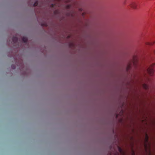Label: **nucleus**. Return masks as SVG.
Instances as JSON below:
<instances>
[{"instance_id":"obj_16","label":"nucleus","mask_w":155,"mask_h":155,"mask_svg":"<svg viewBox=\"0 0 155 155\" xmlns=\"http://www.w3.org/2000/svg\"><path fill=\"white\" fill-rule=\"evenodd\" d=\"M153 54L155 55V49H154L153 51Z\"/></svg>"},{"instance_id":"obj_4","label":"nucleus","mask_w":155,"mask_h":155,"mask_svg":"<svg viewBox=\"0 0 155 155\" xmlns=\"http://www.w3.org/2000/svg\"><path fill=\"white\" fill-rule=\"evenodd\" d=\"M130 7L133 9H138L140 8V5L138 2H133L130 5Z\"/></svg>"},{"instance_id":"obj_14","label":"nucleus","mask_w":155,"mask_h":155,"mask_svg":"<svg viewBox=\"0 0 155 155\" xmlns=\"http://www.w3.org/2000/svg\"><path fill=\"white\" fill-rule=\"evenodd\" d=\"M145 151L147 153L148 152H149V155H151V152H150V148H149V149H148L147 152H146V151Z\"/></svg>"},{"instance_id":"obj_2","label":"nucleus","mask_w":155,"mask_h":155,"mask_svg":"<svg viewBox=\"0 0 155 155\" xmlns=\"http://www.w3.org/2000/svg\"><path fill=\"white\" fill-rule=\"evenodd\" d=\"M149 137L148 135L146 133L144 142V147L145 150L147 152L148 149L150 148L151 143L148 142Z\"/></svg>"},{"instance_id":"obj_3","label":"nucleus","mask_w":155,"mask_h":155,"mask_svg":"<svg viewBox=\"0 0 155 155\" xmlns=\"http://www.w3.org/2000/svg\"><path fill=\"white\" fill-rule=\"evenodd\" d=\"M137 62V57L136 56H133V61L132 62L130 61L129 62L128 64L127 65V70L128 71L131 68V65L133 64L134 66H136Z\"/></svg>"},{"instance_id":"obj_10","label":"nucleus","mask_w":155,"mask_h":155,"mask_svg":"<svg viewBox=\"0 0 155 155\" xmlns=\"http://www.w3.org/2000/svg\"><path fill=\"white\" fill-rule=\"evenodd\" d=\"M144 77L146 78V81L148 82L150 81L151 78H150L147 77L146 75H145Z\"/></svg>"},{"instance_id":"obj_20","label":"nucleus","mask_w":155,"mask_h":155,"mask_svg":"<svg viewBox=\"0 0 155 155\" xmlns=\"http://www.w3.org/2000/svg\"><path fill=\"white\" fill-rule=\"evenodd\" d=\"M118 115H118V114H117V115H116V118H117V117H118Z\"/></svg>"},{"instance_id":"obj_26","label":"nucleus","mask_w":155,"mask_h":155,"mask_svg":"<svg viewBox=\"0 0 155 155\" xmlns=\"http://www.w3.org/2000/svg\"><path fill=\"white\" fill-rule=\"evenodd\" d=\"M109 154H110V155H111V153H109Z\"/></svg>"},{"instance_id":"obj_12","label":"nucleus","mask_w":155,"mask_h":155,"mask_svg":"<svg viewBox=\"0 0 155 155\" xmlns=\"http://www.w3.org/2000/svg\"><path fill=\"white\" fill-rule=\"evenodd\" d=\"M74 44L73 43H72L71 44H69L68 43V47H74Z\"/></svg>"},{"instance_id":"obj_19","label":"nucleus","mask_w":155,"mask_h":155,"mask_svg":"<svg viewBox=\"0 0 155 155\" xmlns=\"http://www.w3.org/2000/svg\"><path fill=\"white\" fill-rule=\"evenodd\" d=\"M51 6L52 7H53L54 6V5L53 4H52L51 5Z\"/></svg>"},{"instance_id":"obj_11","label":"nucleus","mask_w":155,"mask_h":155,"mask_svg":"<svg viewBox=\"0 0 155 155\" xmlns=\"http://www.w3.org/2000/svg\"><path fill=\"white\" fill-rule=\"evenodd\" d=\"M143 88L145 89H147L148 88V86L147 84H144L143 85Z\"/></svg>"},{"instance_id":"obj_8","label":"nucleus","mask_w":155,"mask_h":155,"mask_svg":"<svg viewBox=\"0 0 155 155\" xmlns=\"http://www.w3.org/2000/svg\"><path fill=\"white\" fill-rule=\"evenodd\" d=\"M12 40L14 44H15L18 41V38L14 36L12 38Z\"/></svg>"},{"instance_id":"obj_15","label":"nucleus","mask_w":155,"mask_h":155,"mask_svg":"<svg viewBox=\"0 0 155 155\" xmlns=\"http://www.w3.org/2000/svg\"><path fill=\"white\" fill-rule=\"evenodd\" d=\"M12 68L13 69H15V65H14V64L12 65Z\"/></svg>"},{"instance_id":"obj_29","label":"nucleus","mask_w":155,"mask_h":155,"mask_svg":"<svg viewBox=\"0 0 155 155\" xmlns=\"http://www.w3.org/2000/svg\"><path fill=\"white\" fill-rule=\"evenodd\" d=\"M69 2V0H68V3Z\"/></svg>"},{"instance_id":"obj_13","label":"nucleus","mask_w":155,"mask_h":155,"mask_svg":"<svg viewBox=\"0 0 155 155\" xmlns=\"http://www.w3.org/2000/svg\"><path fill=\"white\" fill-rule=\"evenodd\" d=\"M38 5V1H36L33 4V6H36Z\"/></svg>"},{"instance_id":"obj_25","label":"nucleus","mask_w":155,"mask_h":155,"mask_svg":"<svg viewBox=\"0 0 155 155\" xmlns=\"http://www.w3.org/2000/svg\"><path fill=\"white\" fill-rule=\"evenodd\" d=\"M121 120H121H121H120L119 121H120H120H121Z\"/></svg>"},{"instance_id":"obj_28","label":"nucleus","mask_w":155,"mask_h":155,"mask_svg":"<svg viewBox=\"0 0 155 155\" xmlns=\"http://www.w3.org/2000/svg\"><path fill=\"white\" fill-rule=\"evenodd\" d=\"M69 35H68V38H69Z\"/></svg>"},{"instance_id":"obj_5","label":"nucleus","mask_w":155,"mask_h":155,"mask_svg":"<svg viewBox=\"0 0 155 155\" xmlns=\"http://www.w3.org/2000/svg\"><path fill=\"white\" fill-rule=\"evenodd\" d=\"M130 140H131V142L130 143V145L131 146V149L132 151V155H135V153L134 150H133V147L134 145V143L133 142V137H132L131 138Z\"/></svg>"},{"instance_id":"obj_23","label":"nucleus","mask_w":155,"mask_h":155,"mask_svg":"<svg viewBox=\"0 0 155 155\" xmlns=\"http://www.w3.org/2000/svg\"><path fill=\"white\" fill-rule=\"evenodd\" d=\"M70 7V5L68 4V8H69Z\"/></svg>"},{"instance_id":"obj_6","label":"nucleus","mask_w":155,"mask_h":155,"mask_svg":"<svg viewBox=\"0 0 155 155\" xmlns=\"http://www.w3.org/2000/svg\"><path fill=\"white\" fill-rule=\"evenodd\" d=\"M118 151L120 152V154L121 155H125L126 152L125 151L122 150L120 147H118Z\"/></svg>"},{"instance_id":"obj_21","label":"nucleus","mask_w":155,"mask_h":155,"mask_svg":"<svg viewBox=\"0 0 155 155\" xmlns=\"http://www.w3.org/2000/svg\"><path fill=\"white\" fill-rule=\"evenodd\" d=\"M41 25H42V26L46 25V24H42Z\"/></svg>"},{"instance_id":"obj_24","label":"nucleus","mask_w":155,"mask_h":155,"mask_svg":"<svg viewBox=\"0 0 155 155\" xmlns=\"http://www.w3.org/2000/svg\"><path fill=\"white\" fill-rule=\"evenodd\" d=\"M79 10H80V11H81V9H79Z\"/></svg>"},{"instance_id":"obj_1","label":"nucleus","mask_w":155,"mask_h":155,"mask_svg":"<svg viewBox=\"0 0 155 155\" xmlns=\"http://www.w3.org/2000/svg\"><path fill=\"white\" fill-rule=\"evenodd\" d=\"M155 63H153L150 65L147 69L148 74L150 76H153L155 71Z\"/></svg>"},{"instance_id":"obj_7","label":"nucleus","mask_w":155,"mask_h":155,"mask_svg":"<svg viewBox=\"0 0 155 155\" xmlns=\"http://www.w3.org/2000/svg\"><path fill=\"white\" fill-rule=\"evenodd\" d=\"M145 44L147 45L153 46L155 44V41L151 42H146Z\"/></svg>"},{"instance_id":"obj_18","label":"nucleus","mask_w":155,"mask_h":155,"mask_svg":"<svg viewBox=\"0 0 155 155\" xmlns=\"http://www.w3.org/2000/svg\"><path fill=\"white\" fill-rule=\"evenodd\" d=\"M114 155H120L118 152H117Z\"/></svg>"},{"instance_id":"obj_27","label":"nucleus","mask_w":155,"mask_h":155,"mask_svg":"<svg viewBox=\"0 0 155 155\" xmlns=\"http://www.w3.org/2000/svg\"><path fill=\"white\" fill-rule=\"evenodd\" d=\"M58 1H60L61 0H58Z\"/></svg>"},{"instance_id":"obj_22","label":"nucleus","mask_w":155,"mask_h":155,"mask_svg":"<svg viewBox=\"0 0 155 155\" xmlns=\"http://www.w3.org/2000/svg\"><path fill=\"white\" fill-rule=\"evenodd\" d=\"M84 13H83L82 14V15H84Z\"/></svg>"},{"instance_id":"obj_9","label":"nucleus","mask_w":155,"mask_h":155,"mask_svg":"<svg viewBox=\"0 0 155 155\" xmlns=\"http://www.w3.org/2000/svg\"><path fill=\"white\" fill-rule=\"evenodd\" d=\"M22 40L25 43H27L28 41V39L27 37H22Z\"/></svg>"},{"instance_id":"obj_30","label":"nucleus","mask_w":155,"mask_h":155,"mask_svg":"<svg viewBox=\"0 0 155 155\" xmlns=\"http://www.w3.org/2000/svg\"><path fill=\"white\" fill-rule=\"evenodd\" d=\"M69 14L68 13V16H69Z\"/></svg>"},{"instance_id":"obj_17","label":"nucleus","mask_w":155,"mask_h":155,"mask_svg":"<svg viewBox=\"0 0 155 155\" xmlns=\"http://www.w3.org/2000/svg\"><path fill=\"white\" fill-rule=\"evenodd\" d=\"M120 113H121L122 114L123 113V110H121V111L120 112Z\"/></svg>"}]
</instances>
